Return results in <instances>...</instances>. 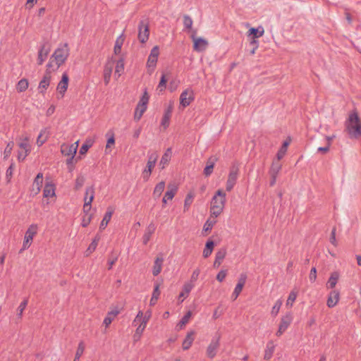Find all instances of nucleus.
<instances>
[{"label":"nucleus","mask_w":361,"mask_h":361,"mask_svg":"<svg viewBox=\"0 0 361 361\" xmlns=\"http://www.w3.org/2000/svg\"><path fill=\"white\" fill-rule=\"evenodd\" d=\"M97 243L95 241H92V243L90 244L89 247H87V250L85 251L86 255H89L92 252L95 250L97 248Z\"/></svg>","instance_id":"obj_63"},{"label":"nucleus","mask_w":361,"mask_h":361,"mask_svg":"<svg viewBox=\"0 0 361 361\" xmlns=\"http://www.w3.org/2000/svg\"><path fill=\"white\" fill-rule=\"evenodd\" d=\"M226 200V193L218 190L212 200V206L216 209L224 208Z\"/></svg>","instance_id":"obj_7"},{"label":"nucleus","mask_w":361,"mask_h":361,"mask_svg":"<svg viewBox=\"0 0 361 361\" xmlns=\"http://www.w3.org/2000/svg\"><path fill=\"white\" fill-rule=\"evenodd\" d=\"M167 80L166 78V75L164 74H162L159 83L157 87V90H159L160 92H162L166 88V84Z\"/></svg>","instance_id":"obj_50"},{"label":"nucleus","mask_w":361,"mask_h":361,"mask_svg":"<svg viewBox=\"0 0 361 361\" xmlns=\"http://www.w3.org/2000/svg\"><path fill=\"white\" fill-rule=\"evenodd\" d=\"M124 42V37L123 35H121L116 40L114 51L116 54L121 53V47Z\"/></svg>","instance_id":"obj_35"},{"label":"nucleus","mask_w":361,"mask_h":361,"mask_svg":"<svg viewBox=\"0 0 361 361\" xmlns=\"http://www.w3.org/2000/svg\"><path fill=\"white\" fill-rule=\"evenodd\" d=\"M238 173H239L238 165L236 163L232 164V165L230 168L228 179L226 181V189L227 191L229 192L233 188L234 185H235V183L237 182Z\"/></svg>","instance_id":"obj_4"},{"label":"nucleus","mask_w":361,"mask_h":361,"mask_svg":"<svg viewBox=\"0 0 361 361\" xmlns=\"http://www.w3.org/2000/svg\"><path fill=\"white\" fill-rule=\"evenodd\" d=\"M118 313L119 312L118 310H112L108 312L106 317L104 319V324L106 326V327H108L111 324L112 321L118 315Z\"/></svg>","instance_id":"obj_33"},{"label":"nucleus","mask_w":361,"mask_h":361,"mask_svg":"<svg viewBox=\"0 0 361 361\" xmlns=\"http://www.w3.org/2000/svg\"><path fill=\"white\" fill-rule=\"evenodd\" d=\"M219 341L220 336H215L212 339L207 348V355L208 357L213 359L216 356L219 347Z\"/></svg>","instance_id":"obj_9"},{"label":"nucleus","mask_w":361,"mask_h":361,"mask_svg":"<svg viewBox=\"0 0 361 361\" xmlns=\"http://www.w3.org/2000/svg\"><path fill=\"white\" fill-rule=\"evenodd\" d=\"M28 80L25 78L20 80L17 84L16 89L18 92H25L28 87Z\"/></svg>","instance_id":"obj_37"},{"label":"nucleus","mask_w":361,"mask_h":361,"mask_svg":"<svg viewBox=\"0 0 361 361\" xmlns=\"http://www.w3.org/2000/svg\"><path fill=\"white\" fill-rule=\"evenodd\" d=\"M165 188V182L161 181L158 184L156 185L154 192L153 196L154 198H158L161 196V193L164 190Z\"/></svg>","instance_id":"obj_34"},{"label":"nucleus","mask_w":361,"mask_h":361,"mask_svg":"<svg viewBox=\"0 0 361 361\" xmlns=\"http://www.w3.org/2000/svg\"><path fill=\"white\" fill-rule=\"evenodd\" d=\"M43 196L44 197H52L55 196V188L54 185L47 183L43 190Z\"/></svg>","instance_id":"obj_30"},{"label":"nucleus","mask_w":361,"mask_h":361,"mask_svg":"<svg viewBox=\"0 0 361 361\" xmlns=\"http://www.w3.org/2000/svg\"><path fill=\"white\" fill-rule=\"evenodd\" d=\"M194 195L192 192L188 193L184 201V210H188L192 203Z\"/></svg>","instance_id":"obj_42"},{"label":"nucleus","mask_w":361,"mask_h":361,"mask_svg":"<svg viewBox=\"0 0 361 361\" xmlns=\"http://www.w3.org/2000/svg\"><path fill=\"white\" fill-rule=\"evenodd\" d=\"M249 33L253 36V39H256L263 35L264 30L262 29L261 31H259L258 29L252 27L249 30Z\"/></svg>","instance_id":"obj_47"},{"label":"nucleus","mask_w":361,"mask_h":361,"mask_svg":"<svg viewBox=\"0 0 361 361\" xmlns=\"http://www.w3.org/2000/svg\"><path fill=\"white\" fill-rule=\"evenodd\" d=\"M85 345L84 341H81L78 343V346L75 353V358L73 361H80V357L82 356L85 351Z\"/></svg>","instance_id":"obj_36"},{"label":"nucleus","mask_w":361,"mask_h":361,"mask_svg":"<svg viewBox=\"0 0 361 361\" xmlns=\"http://www.w3.org/2000/svg\"><path fill=\"white\" fill-rule=\"evenodd\" d=\"M338 279H339V274L337 272V271H334L333 273H331L329 280H328V282L326 283V287L328 288H334L338 281Z\"/></svg>","instance_id":"obj_28"},{"label":"nucleus","mask_w":361,"mask_h":361,"mask_svg":"<svg viewBox=\"0 0 361 361\" xmlns=\"http://www.w3.org/2000/svg\"><path fill=\"white\" fill-rule=\"evenodd\" d=\"M50 82H51L50 73L47 71L45 75H44L43 78L41 80V81L39 83V85H38L39 92L41 94H44L47 87L49 86Z\"/></svg>","instance_id":"obj_16"},{"label":"nucleus","mask_w":361,"mask_h":361,"mask_svg":"<svg viewBox=\"0 0 361 361\" xmlns=\"http://www.w3.org/2000/svg\"><path fill=\"white\" fill-rule=\"evenodd\" d=\"M90 195L88 201H87V196L84 197L83 212L85 214H89V212L91 209V204L94 197V189L92 186L86 188V195Z\"/></svg>","instance_id":"obj_11"},{"label":"nucleus","mask_w":361,"mask_h":361,"mask_svg":"<svg viewBox=\"0 0 361 361\" xmlns=\"http://www.w3.org/2000/svg\"><path fill=\"white\" fill-rule=\"evenodd\" d=\"M50 52V47L47 42L43 43L38 51L37 64L42 65Z\"/></svg>","instance_id":"obj_13"},{"label":"nucleus","mask_w":361,"mask_h":361,"mask_svg":"<svg viewBox=\"0 0 361 361\" xmlns=\"http://www.w3.org/2000/svg\"><path fill=\"white\" fill-rule=\"evenodd\" d=\"M345 128L350 139H358L361 137V121L355 111L349 114Z\"/></svg>","instance_id":"obj_1"},{"label":"nucleus","mask_w":361,"mask_h":361,"mask_svg":"<svg viewBox=\"0 0 361 361\" xmlns=\"http://www.w3.org/2000/svg\"><path fill=\"white\" fill-rule=\"evenodd\" d=\"M173 104L170 103L169 106L165 109L164 115L161 119V125L164 128H166L169 127L170 123V119L172 115L173 112Z\"/></svg>","instance_id":"obj_15"},{"label":"nucleus","mask_w":361,"mask_h":361,"mask_svg":"<svg viewBox=\"0 0 361 361\" xmlns=\"http://www.w3.org/2000/svg\"><path fill=\"white\" fill-rule=\"evenodd\" d=\"M195 99L194 92L191 89H186L180 96V104L183 107H186Z\"/></svg>","instance_id":"obj_10"},{"label":"nucleus","mask_w":361,"mask_h":361,"mask_svg":"<svg viewBox=\"0 0 361 361\" xmlns=\"http://www.w3.org/2000/svg\"><path fill=\"white\" fill-rule=\"evenodd\" d=\"M113 63L111 62L107 63L104 69V81L106 85L109 84L112 73Z\"/></svg>","instance_id":"obj_26"},{"label":"nucleus","mask_w":361,"mask_h":361,"mask_svg":"<svg viewBox=\"0 0 361 361\" xmlns=\"http://www.w3.org/2000/svg\"><path fill=\"white\" fill-rule=\"evenodd\" d=\"M78 141L73 144H62L61 146V152L63 155L67 157L75 156L77 152Z\"/></svg>","instance_id":"obj_12"},{"label":"nucleus","mask_w":361,"mask_h":361,"mask_svg":"<svg viewBox=\"0 0 361 361\" xmlns=\"http://www.w3.org/2000/svg\"><path fill=\"white\" fill-rule=\"evenodd\" d=\"M243 290V288H241L240 286V285H236L235 287V289L231 295V298L233 300H235L238 298V297L239 296L240 293H241Z\"/></svg>","instance_id":"obj_57"},{"label":"nucleus","mask_w":361,"mask_h":361,"mask_svg":"<svg viewBox=\"0 0 361 361\" xmlns=\"http://www.w3.org/2000/svg\"><path fill=\"white\" fill-rule=\"evenodd\" d=\"M85 183V178L82 176H78L75 179V189L79 190Z\"/></svg>","instance_id":"obj_55"},{"label":"nucleus","mask_w":361,"mask_h":361,"mask_svg":"<svg viewBox=\"0 0 361 361\" xmlns=\"http://www.w3.org/2000/svg\"><path fill=\"white\" fill-rule=\"evenodd\" d=\"M13 145H14V143L12 141L9 142L7 144V145L4 149V159H6L10 157L11 152L13 150Z\"/></svg>","instance_id":"obj_45"},{"label":"nucleus","mask_w":361,"mask_h":361,"mask_svg":"<svg viewBox=\"0 0 361 361\" xmlns=\"http://www.w3.org/2000/svg\"><path fill=\"white\" fill-rule=\"evenodd\" d=\"M277 159V160H274L272 162V164L271 166V168L269 171V175H274V176H278L279 173L281 170V164Z\"/></svg>","instance_id":"obj_27"},{"label":"nucleus","mask_w":361,"mask_h":361,"mask_svg":"<svg viewBox=\"0 0 361 361\" xmlns=\"http://www.w3.org/2000/svg\"><path fill=\"white\" fill-rule=\"evenodd\" d=\"M172 154V150L171 148H168L164 154L162 155L161 159L159 162V166H161V169H164L165 166L169 164V161L171 160Z\"/></svg>","instance_id":"obj_24"},{"label":"nucleus","mask_w":361,"mask_h":361,"mask_svg":"<svg viewBox=\"0 0 361 361\" xmlns=\"http://www.w3.org/2000/svg\"><path fill=\"white\" fill-rule=\"evenodd\" d=\"M18 146L21 148L25 152L30 153L31 148L29 144V139L27 137H25L19 144Z\"/></svg>","instance_id":"obj_40"},{"label":"nucleus","mask_w":361,"mask_h":361,"mask_svg":"<svg viewBox=\"0 0 361 361\" xmlns=\"http://www.w3.org/2000/svg\"><path fill=\"white\" fill-rule=\"evenodd\" d=\"M160 295L159 285L156 284L152 293V300H157Z\"/></svg>","instance_id":"obj_62"},{"label":"nucleus","mask_w":361,"mask_h":361,"mask_svg":"<svg viewBox=\"0 0 361 361\" xmlns=\"http://www.w3.org/2000/svg\"><path fill=\"white\" fill-rule=\"evenodd\" d=\"M137 38L140 43L145 44L147 42L149 36V26L147 19L141 20L139 22Z\"/></svg>","instance_id":"obj_3"},{"label":"nucleus","mask_w":361,"mask_h":361,"mask_svg":"<svg viewBox=\"0 0 361 361\" xmlns=\"http://www.w3.org/2000/svg\"><path fill=\"white\" fill-rule=\"evenodd\" d=\"M27 303H28L27 299H24L23 301H22L20 302L19 307H18V316L19 317H22L23 312L24 310L26 308Z\"/></svg>","instance_id":"obj_49"},{"label":"nucleus","mask_w":361,"mask_h":361,"mask_svg":"<svg viewBox=\"0 0 361 361\" xmlns=\"http://www.w3.org/2000/svg\"><path fill=\"white\" fill-rule=\"evenodd\" d=\"M164 262V258L161 255L157 256L154 260L153 268H152V274L154 276H158L162 269V265Z\"/></svg>","instance_id":"obj_18"},{"label":"nucleus","mask_w":361,"mask_h":361,"mask_svg":"<svg viewBox=\"0 0 361 361\" xmlns=\"http://www.w3.org/2000/svg\"><path fill=\"white\" fill-rule=\"evenodd\" d=\"M339 298H340V293L338 290H331L330 292L328 299H327V302H326L327 306L330 308L335 307L339 300Z\"/></svg>","instance_id":"obj_17"},{"label":"nucleus","mask_w":361,"mask_h":361,"mask_svg":"<svg viewBox=\"0 0 361 361\" xmlns=\"http://www.w3.org/2000/svg\"><path fill=\"white\" fill-rule=\"evenodd\" d=\"M214 247V241L212 240H207V242L206 243V245H205V247L203 250V253H202V255L204 258H207L209 256L211 255V254L213 251Z\"/></svg>","instance_id":"obj_31"},{"label":"nucleus","mask_w":361,"mask_h":361,"mask_svg":"<svg viewBox=\"0 0 361 361\" xmlns=\"http://www.w3.org/2000/svg\"><path fill=\"white\" fill-rule=\"evenodd\" d=\"M69 78L67 73H63L61 77V81L59 82L56 90L63 97L65 92H66L68 86Z\"/></svg>","instance_id":"obj_14"},{"label":"nucleus","mask_w":361,"mask_h":361,"mask_svg":"<svg viewBox=\"0 0 361 361\" xmlns=\"http://www.w3.org/2000/svg\"><path fill=\"white\" fill-rule=\"evenodd\" d=\"M183 25L186 29H191L192 25V20L189 16L185 15L183 16Z\"/></svg>","instance_id":"obj_52"},{"label":"nucleus","mask_w":361,"mask_h":361,"mask_svg":"<svg viewBox=\"0 0 361 361\" xmlns=\"http://www.w3.org/2000/svg\"><path fill=\"white\" fill-rule=\"evenodd\" d=\"M176 191L177 188L176 187H173L171 189L167 190L164 197H165V199H167L169 200H172L175 196Z\"/></svg>","instance_id":"obj_51"},{"label":"nucleus","mask_w":361,"mask_h":361,"mask_svg":"<svg viewBox=\"0 0 361 361\" xmlns=\"http://www.w3.org/2000/svg\"><path fill=\"white\" fill-rule=\"evenodd\" d=\"M246 280H247V275L245 274H241L240 275L238 282L236 285H240V286L241 288H243V286L245 284Z\"/></svg>","instance_id":"obj_64"},{"label":"nucleus","mask_w":361,"mask_h":361,"mask_svg":"<svg viewBox=\"0 0 361 361\" xmlns=\"http://www.w3.org/2000/svg\"><path fill=\"white\" fill-rule=\"evenodd\" d=\"M158 157L159 154L157 152H154L150 154L149 153L147 161H151L152 163L156 164Z\"/></svg>","instance_id":"obj_61"},{"label":"nucleus","mask_w":361,"mask_h":361,"mask_svg":"<svg viewBox=\"0 0 361 361\" xmlns=\"http://www.w3.org/2000/svg\"><path fill=\"white\" fill-rule=\"evenodd\" d=\"M217 158L213 156L207 159L206 166L204 169V174L205 176H209L212 173Z\"/></svg>","instance_id":"obj_19"},{"label":"nucleus","mask_w":361,"mask_h":361,"mask_svg":"<svg viewBox=\"0 0 361 361\" xmlns=\"http://www.w3.org/2000/svg\"><path fill=\"white\" fill-rule=\"evenodd\" d=\"M124 70V62L123 59H119L116 62V68H115V75H117L118 77L121 75V72Z\"/></svg>","instance_id":"obj_44"},{"label":"nucleus","mask_w":361,"mask_h":361,"mask_svg":"<svg viewBox=\"0 0 361 361\" xmlns=\"http://www.w3.org/2000/svg\"><path fill=\"white\" fill-rule=\"evenodd\" d=\"M275 345L273 343V341H269L267 344V348L264 352V358L266 360H269L271 359V357L273 355V353L274 352Z\"/></svg>","instance_id":"obj_29"},{"label":"nucleus","mask_w":361,"mask_h":361,"mask_svg":"<svg viewBox=\"0 0 361 361\" xmlns=\"http://www.w3.org/2000/svg\"><path fill=\"white\" fill-rule=\"evenodd\" d=\"M281 305H282V302L280 300H279L276 302L275 305L272 307L271 312L273 316H276L278 314L279 310L281 307Z\"/></svg>","instance_id":"obj_54"},{"label":"nucleus","mask_w":361,"mask_h":361,"mask_svg":"<svg viewBox=\"0 0 361 361\" xmlns=\"http://www.w3.org/2000/svg\"><path fill=\"white\" fill-rule=\"evenodd\" d=\"M92 219V215L91 214H85L82 217V221L81 223V225L82 227H87Z\"/></svg>","instance_id":"obj_59"},{"label":"nucleus","mask_w":361,"mask_h":361,"mask_svg":"<svg viewBox=\"0 0 361 361\" xmlns=\"http://www.w3.org/2000/svg\"><path fill=\"white\" fill-rule=\"evenodd\" d=\"M226 255V250L222 248L216 253L215 260L214 262V267H219Z\"/></svg>","instance_id":"obj_25"},{"label":"nucleus","mask_w":361,"mask_h":361,"mask_svg":"<svg viewBox=\"0 0 361 361\" xmlns=\"http://www.w3.org/2000/svg\"><path fill=\"white\" fill-rule=\"evenodd\" d=\"M194 41V49L198 51L204 50L207 47V42L203 38H196L195 36H192Z\"/></svg>","instance_id":"obj_20"},{"label":"nucleus","mask_w":361,"mask_h":361,"mask_svg":"<svg viewBox=\"0 0 361 361\" xmlns=\"http://www.w3.org/2000/svg\"><path fill=\"white\" fill-rule=\"evenodd\" d=\"M296 298H297V293L295 292V291H291L290 293H289V295H288V300L286 301V305L287 306H290V307H292L293 306V303L295 302V300H296Z\"/></svg>","instance_id":"obj_48"},{"label":"nucleus","mask_w":361,"mask_h":361,"mask_svg":"<svg viewBox=\"0 0 361 361\" xmlns=\"http://www.w3.org/2000/svg\"><path fill=\"white\" fill-rule=\"evenodd\" d=\"M147 322V319L146 317L143 318L142 323L139 325V326L136 329L135 336L136 335L140 336L142 334V333L143 332V331L145 330V329L146 327Z\"/></svg>","instance_id":"obj_46"},{"label":"nucleus","mask_w":361,"mask_h":361,"mask_svg":"<svg viewBox=\"0 0 361 361\" xmlns=\"http://www.w3.org/2000/svg\"><path fill=\"white\" fill-rule=\"evenodd\" d=\"M148 101H149V96H148L147 92L145 91L144 92L143 95L142 96V97L140 98L137 104L140 105V106H147Z\"/></svg>","instance_id":"obj_56"},{"label":"nucleus","mask_w":361,"mask_h":361,"mask_svg":"<svg viewBox=\"0 0 361 361\" xmlns=\"http://www.w3.org/2000/svg\"><path fill=\"white\" fill-rule=\"evenodd\" d=\"M47 133H48V131H47V130L46 128H44V129L41 130V132H40V133L38 135L37 139V144L39 146L42 145L46 142V140L47 139V135H46L45 137H43V136Z\"/></svg>","instance_id":"obj_43"},{"label":"nucleus","mask_w":361,"mask_h":361,"mask_svg":"<svg viewBox=\"0 0 361 361\" xmlns=\"http://www.w3.org/2000/svg\"><path fill=\"white\" fill-rule=\"evenodd\" d=\"M288 145H289V142L288 141H285L283 143L282 147L279 150V152H277V154H276L277 159L279 160L281 159L283 157V156L285 155Z\"/></svg>","instance_id":"obj_41"},{"label":"nucleus","mask_w":361,"mask_h":361,"mask_svg":"<svg viewBox=\"0 0 361 361\" xmlns=\"http://www.w3.org/2000/svg\"><path fill=\"white\" fill-rule=\"evenodd\" d=\"M195 332L194 331L188 332L182 343V348L184 350H188L191 347L195 340Z\"/></svg>","instance_id":"obj_22"},{"label":"nucleus","mask_w":361,"mask_h":361,"mask_svg":"<svg viewBox=\"0 0 361 361\" xmlns=\"http://www.w3.org/2000/svg\"><path fill=\"white\" fill-rule=\"evenodd\" d=\"M195 284L192 283H185L183 286V290L179 294V298H187L190 293V292L192 290V289L194 288Z\"/></svg>","instance_id":"obj_32"},{"label":"nucleus","mask_w":361,"mask_h":361,"mask_svg":"<svg viewBox=\"0 0 361 361\" xmlns=\"http://www.w3.org/2000/svg\"><path fill=\"white\" fill-rule=\"evenodd\" d=\"M69 56V48L67 43L60 44L58 48L54 51L51 56V59H54L57 68L62 65L67 59Z\"/></svg>","instance_id":"obj_2"},{"label":"nucleus","mask_w":361,"mask_h":361,"mask_svg":"<svg viewBox=\"0 0 361 361\" xmlns=\"http://www.w3.org/2000/svg\"><path fill=\"white\" fill-rule=\"evenodd\" d=\"M159 55V47L155 46L152 49L147 62V66L149 69H151V71H153L156 67Z\"/></svg>","instance_id":"obj_8"},{"label":"nucleus","mask_w":361,"mask_h":361,"mask_svg":"<svg viewBox=\"0 0 361 361\" xmlns=\"http://www.w3.org/2000/svg\"><path fill=\"white\" fill-rule=\"evenodd\" d=\"M156 230V226L154 223H150L148 226L146 228L145 233L142 237V242L144 245H147L152 235L154 233Z\"/></svg>","instance_id":"obj_21"},{"label":"nucleus","mask_w":361,"mask_h":361,"mask_svg":"<svg viewBox=\"0 0 361 361\" xmlns=\"http://www.w3.org/2000/svg\"><path fill=\"white\" fill-rule=\"evenodd\" d=\"M192 316V313L190 311H188L180 320L179 323L177 325V327L179 329H183L185 324L189 322L190 317Z\"/></svg>","instance_id":"obj_39"},{"label":"nucleus","mask_w":361,"mask_h":361,"mask_svg":"<svg viewBox=\"0 0 361 361\" xmlns=\"http://www.w3.org/2000/svg\"><path fill=\"white\" fill-rule=\"evenodd\" d=\"M200 274V269L197 268L195 269L192 274V276L190 277V280L188 283H192L194 284V283L197 280L199 275Z\"/></svg>","instance_id":"obj_58"},{"label":"nucleus","mask_w":361,"mask_h":361,"mask_svg":"<svg viewBox=\"0 0 361 361\" xmlns=\"http://www.w3.org/2000/svg\"><path fill=\"white\" fill-rule=\"evenodd\" d=\"M293 321V315L290 312L286 313L284 316L281 317L279 329L276 333L277 336H281L288 328L290 324Z\"/></svg>","instance_id":"obj_6"},{"label":"nucleus","mask_w":361,"mask_h":361,"mask_svg":"<svg viewBox=\"0 0 361 361\" xmlns=\"http://www.w3.org/2000/svg\"><path fill=\"white\" fill-rule=\"evenodd\" d=\"M42 185V183L38 181V180H34V182L32 183V191L33 192L34 195H37L39 193V192L40 191V189H41V187Z\"/></svg>","instance_id":"obj_53"},{"label":"nucleus","mask_w":361,"mask_h":361,"mask_svg":"<svg viewBox=\"0 0 361 361\" xmlns=\"http://www.w3.org/2000/svg\"><path fill=\"white\" fill-rule=\"evenodd\" d=\"M146 109L147 106H143L137 104L135 111L134 119L135 121H139L142 116V114L145 113Z\"/></svg>","instance_id":"obj_38"},{"label":"nucleus","mask_w":361,"mask_h":361,"mask_svg":"<svg viewBox=\"0 0 361 361\" xmlns=\"http://www.w3.org/2000/svg\"><path fill=\"white\" fill-rule=\"evenodd\" d=\"M37 232V225L31 224L25 233L23 247L20 249V252H22L23 250L27 249L30 246L33 237L36 235Z\"/></svg>","instance_id":"obj_5"},{"label":"nucleus","mask_w":361,"mask_h":361,"mask_svg":"<svg viewBox=\"0 0 361 361\" xmlns=\"http://www.w3.org/2000/svg\"><path fill=\"white\" fill-rule=\"evenodd\" d=\"M216 220H212L211 221L210 219H208L204 225V227H203V229L205 231H210L212 230L213 226L216 224Z\"/></svg>","instance_id":"obj_60"},{"label":"nucleus","mask_w":361,"mask_h":361,"mask_svg":"<svg viewBox=\"0 0 361 361\" xmlns=\"http://www.w3.org/2000/svg\"><path fill=\"white\" fill-rule=\"evenodd\" d=\"M113 213H114V209L111 207H108L107 211L100 224V226H99L100 230H103L107 226L109 222L110 221V220L111 219Z\"/></svg>","instance_id":"obj_23"}]
</instances>
